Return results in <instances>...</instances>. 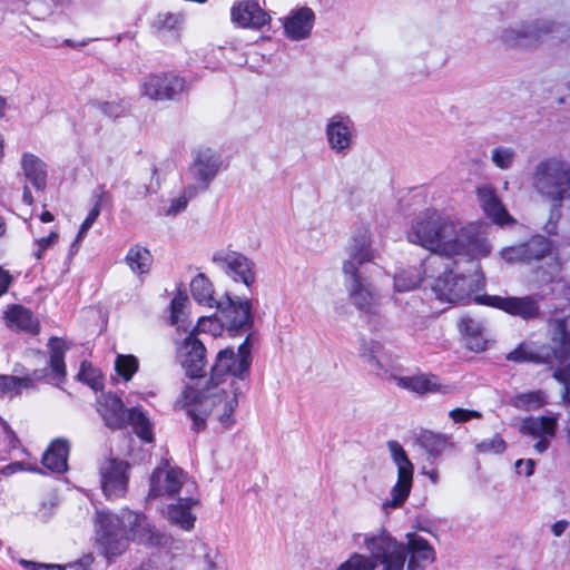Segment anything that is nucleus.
<instances>
[{
	"label": "nucleus",
	"instance_id": "1",
	"mask_svg": "<svg viewBox=\"0 0 570 570\" xmlns=\"http://www.w3.org/2000/svg\"><path fill=\"white\" fill-rule=\"evenodd\" d=\"M490 226L482 222L464 224L461 217L448 209L428 208L412 222L406 234L410 243L431 253L420 267H407L394 276L396 292H410L420 286L425 276H433L441 261L460 258L479 261L492 249L488 240Z\"/></svg>",
	"mask_w": 570,
	"mask_h": 570
},
{
	"label": "nucleus",
	"instance_id": "2",
	"mask_svg": "<svg viewBox=\"0 0 570 570\" xmlns=\"http://www.w3.org/2000/svg\"><path fill=\"white\" fill-rule=\"evenodd\" d=\"M252 364L250 346L246 338L235 351L222 350L213 366L212 376L200 389L199 382L183 387L175 406L184 410L196 429L205 426L210 419L224 429H230L235 422L242 382L249 375Z\"/></svg>",
	"mask_w": 570,
	"mask_h": 570
},
{
	"label": "nucleus",
	"instance_id": "3",
	"mask_svg": "<svg viewBox=\"0 0 570 570\" xmlns=\"http://www.w3.org/2000/svg\"><path fill=\"white\" fill-rule=\"evenodd\" d=\"M96 539L104 553L109 558L122 553L129 541L158 546L164 537L147 521L145 515L124 509L118 514L98 513Z\"/></svg>",
	"mask_w": 570,
	"mask_h": 570
},
{
	"label": "nucleus",
	"instance_id": "4",
	"mask_svg": "<svg viewBox=\"0 0 570 570\" xmlns=\"http://www.w3.org/2000/svg\"><path fill=\"white\" fill-rule=\"evenodd\" d=\"M353 541L355 544L362 541V547L368 552L366 557L372 559L374 569L381 564L382 570H404L405 548L387 532L355 533Z\"/></svg>",
	"mask_w": 570,
	"mask_h": 570
},
{
	"label": "nucleus",
	"instance_id": "5",
	"mask_svg": "<svg viewBox=\"0 0 570 570\" xmlns=\"http://www.w3.org/2000/svg\"><path fill=\"white\" fill-rule=\"evenodd\" d=\"M533 187L552 200L570 198V165L559 158L539 163L533 174Z\"/></svg>",
	"mask_w": 570,
	"mask_h": 570
},
{
	"label": "nucleus",
	"instance_id": "6",
	"mask_svg": "<svg viewBox=\"0 0 570 570\" xmlns=\"http://www.w3.org/2000/svg\"><path fill=\"white\" fill-rule=\"evenodd\" d=\"M483 286L480 265L474 264V273L469 276L453 274L445 271L436 277L432 289L441 302L458 303L470 296Z\"/></svg>",
	"mask_w": 570,
	"mask_h": 570
},
{
	"label": "nucleus",
	"instance_id": "7",
	"mask_svg": "<svg viewBox=\"0 0 570 570\" xmlns=\"http://www.w3.org/2000/svg\"><path fill=\"white\" fill-rule=\"evenodd\" d=\"M387 449L397 470V480L390 491V499L382 503V509L386 513L404 504L413 485L414 473V466L399 442L389 441Z\"/></svg>",
	"mask_w": 570,
	"mask_h": 570
},
{
	"label": "nucleus",
	"instance_id": "8",
	"mask_svg": "<svg viewBox=\"0 0 570 570\" xmlns=\"http://www.w3.org/2000/svg\"><path fill=\"white\" fill-rule=\"evenodd\" d=\"M372 243L373 235L368 226L362 225L353 230L346 245L348 258L342 265L344 275H356L360 266L376 258L377 253Z\"/></svg>",
	"mask_w": 570,
	"mask_h": 570
},
{
	"label": "nucleus",
	"instance_id": "9",
	"mask_svg": "<svg viewBox=\"0 0 570 570\" xmlns=\"http://www.w3.org/2000/svg\"><path fill=\"white\" fill-rule=\"evenodd\" d=\"M556 29L553 21L535 19L530 22L510 26L501 31V40L510 47H529L542 41Z\"/></svg>",
	"mask_w": 570,
	"mask_h": 570
},
{
	"label": "nucleus",
	"instance_id": "10",
	"mask_svg": "<svg viewBox=\"0 0 570 570\" xmlns=\"http://www.w3.org/2000/svg\"><path fill=\"white\" fill-rule=\"evenodd\" d=\"M356 136L354 121L346 115H334L325 125L328 148L336 155L345 156L351 150Z\"/></svg>",
	"mask_w": 570,
	"mask_h": 570
},
{
	"label": "nucleus",
	"instance_id": "11",
	"mask_svg": "<svg viewBox=\"0 0 570 570\" xmlns=\"http://www.w3.org/2000/svg\"><path fill=\"white\" fill-rule=\"evenodd\" d=\"M184 78L168 73H151L140 83V94L151 100H171L186 90Z\"/></svg>",
	"mask_w": 570,
	"mask_h": 570
},
{
	"label": "nucleus",
	"instance_id": "12",
	"mask_svg": "<svg viewBox=\"0 0 570 570\" xmlns=\"http://www.w3.org/2000/svg\"><path fill=\"white\" fill-rule=\"evenodd\" d=\"M222 165V156L217 150L200 146L193 150L189 173L199 187L205 189L214 180Z\"/></svg>",
	"mask_w": 570,
	"mask_h": 570
},
{
	"label": "nucleus",
	"instance_id": "13",
	"mask_svg": "<svg viewBox=\"0 0 570 570\" xmlns=\"http://www.w3.org/2000/svg\"><path fill=\"white\" fill-rule=\"evenodd\" d=\"M213 261L236 283L250 287L256 281L254 263L240 253L218 252L213 256Z\"/></svg>",
	"mask_w": 570,
	"mask_h": 570
},
{
	"label": "nucleus",
	"instance_id": "14",
	"mask_svg": "<svg viewBox=\"0 0 570 570\" xmlns=\"http://www.w3.org/2000/svg\"><path fill=\"white\" fill-rule=\"evenodd\" d=\"M178 352L181 364L190 377V381L185 383L184 387L191 382H199L200 389H203L206 385V381L200 380L206 366L204 344L194 333H189L183 341Z\"/></svg>",
	"mask_w": 570,
	"mask_h": 570
},
{
	"label": "nucleus",
	"instance_id": "15",
	"mask_svg": "<svg viewBox=\"0 0 570 570\" xmlns=\"http://www.w3.org/2000/svg\"><path fill=\"white\" fill-rule=\"evenodd\" d=\"M216 307L229 333L246 330L252 323V302L247 297L227 295L226 302L218 303Z\"/></svg>",
	"mask_w": 570,
	"mask_h": 570
},
{
	"label": "nucleus",
	"instance_id": "16",
	"mask_svg": "<svg viewBox=\"0 0 570 570\" xmlns=\"http://www.w3.org/2000/svg\"><path fill=\"white\" fill-rule=\"evenodd\" d=\"M558 419L554 416H529L521 421L520 432L531 438L537 453H543L554 438Z\"/></svg>",
	"mask_w": 570,
	"mask_h": 570
},
{
	"label": "nucleus",
	"instance_id": "17",
	"mask_svg": "<svg viewBox=\"0 0 570 570\" xmlns=\"http://www.w3.org/2000/svg\"><path fill=\"white\" fill-rule=\"evenodd\" d=\"M559 334L561 340V350L559 352L553 351L550 353L546 348L538 350L532 343H522L507 356L512 362H534V363H552V357L561 361L569 353L568 348V334L563 326L559 324Z\"/></svg>",
	"mask_w": 570,
	"mask_h": 570
},
{
	"label": "nucleus",
	"instance_id": "18",
	"mask_svg": "<svg viewBox=\"0 0 570 570\" xmlns=\"http://www.w3.org/2000/svg\"><path fill=\"white\" fill-rule=\"evenodd\" d=\"M128 464L115 459L107 460L100 468V482L105 495L109 499L122 497L127 490Z\"/></svg>",
	"mask_w": 570,
	"mask_h": 570
},
{
	"label": "nucleus",
	"instance_id": "19",
	"mask_svg": "<svg viewBox=\"0 0 570 570\" xmlns=\"http://www.w3.org/2000/svg\"><path fill=\"white\" fill-rule=\"evenodd\" d=\"M474 301L482 305L499 308L510 315L528 320L538 314L537 303L530 297H502L497 295L476 296Z\"/></svg>",
	"mask_w": 570,
	"mask_h": 570
},
{
	"label": "nucleus",
	"instance_id": "20",
	"mask_svg": "<svg viewBox=\"0 0 570 570\" xmlns=\"http://www.w3.org/2000/svg\"><path fill=\"white\" fill-rule=\"evenodd\" d=\"M185 481L186 475L180 469L169 465L159 466L151 476L149 497L175 495L179 493Z\"/></svg>",
	"mask_w": 570,
	"mask_h": 570
},
{
	"label": "nucleus",
	"instance_id": "21",
	"mask_svg": "<svg viewBox=\"0 0 570 570\" xmlns=\"http://www.w3.org/2000/svg\"><path fill=\"white\" fill-rule=\"evenodd\" d=\"M345 286L351 303L361 312L373 314L379 306V296L370 284H365L360 273L356 275H344Z\"/></svg>",
	"mask_w": 570,
	"mask_h": 570
},
{
	"label": "nucleus",
	"instance_id": "22",
	"mask_svg": "<svg viewBox=\"0 0 570 570\" xmlns=\"http://www.w3.org/2000/svg\"><path fill=\"white\" fill-rule=\"evenodd\" d=\"M314 23L315 13L311 8H296L283 19L284 35L294 41L307 39L312 35Z\"/></svg>",
	"mask_w": 570,
	"mask_h": 570
},
{
	"label": "nucleus",
	"instance_id": "23",
	"mask_svg": "<svg viewBox=\"0 0 570 570\" xmlns=\"http://www.w3.org/2000/svg\"><path fill=\"white\" fill-rule=\"evenodd\" d=\"M476 198L484 215L493 223L508 225L513 222L492 185L483 184L479 186L476 188Z\"/></svg>",
	"mask_w": 570,
	"mask_h": 570
},
{
	"label": "nucleus",
	"instance_id": "24",
	"mask_svg": "<svg viewBox=\"0 0 570 570\" xmlns=\"http://www.w3.org/2000/svg\"><path fill=\"white\" fill-rule=\"evenodd\" d=\"M550 252V243L542 236L533 237L528 244L505 247L500 252L508 263L540 259Z\"/></svg>",
	"mask_w": 570,
	"mask_h": 570
},
{
	"label": "nucleus",
	"instance_id": "25",
	"mask_svg": "<svg viewBox=\"0 0 570 570\" xmlns=\"http://www.w3.org/2000/svg\"><path fill=\"white\" fill-rule=\"evenodd\" d=\"M232 19L243 28L261 29L271 20L269 16L254 1H243L232 8Z\"/></svg>",
	"mask_w": 570,
	"mask_h": 570
},
{
	"label": "nucleus",
	"instance_id": "26",
	"mask_svg": "<svg viewBox=\"0 0 570 570\" xmlns=\"http://www.w3.org/2000/svg\"><path fill=\"white\" fill-rule=\"evenodd\" d=\"M404 548L405 554L410 553L407 570H423L435 558L434 550L429 542L414 533L407 534V544Z\"/></svg>",
	"mask_w": 570,
	"mask_h": 570
},
{
	"label": "nucleus",
	"instance_id": "27",
	"mask_svg": "<svg viewBox=\"0 0 570 570\" xmlns=\"http://www.w3.org/2000/svg\"><path fill=\"white\" fill-rule=\"evenodd\" d=\"M98 411L110 429H120L127 423L129 411L114 394H104L98 401Z\"/></svg>",
	"mask_w": 570,
	"mask_h": 570
},
{
	"label": "nucleus",
	"instance_id": "28",
	"mask_svg": "<svg viewBox=\"0 0 570 570\" xmlns=\"http://www.w3.org/2000/svg\"><path fill=\"white\" fill-rule=\"evenodd\" d=\"M198 504V501L193 498H185L178 500L176 503L168 505L167 518L168 520L181 528L183 530L190 531L196 521L194 508Z\"/></svg>",
	"mask_w": 570,
	"mask_h": 570
},
{
	"label": "nucleus",
	"instance_id": "29",
	"mask_svg": "<svg viewBox=\"0 0 570 570\" xmlns=\"http://www.w3.org/2000/svg\"><path fill=\"white\" fill-rule=\"evenodd\" d=\"M460 333L463 336L466 347L473 352L487 350L488 340L483 324L471 317H463L459 324Z\"/></svg>",
	"mask_w": 570,
	"mask_h": 570
},
{
	"label": "nucleus",
	"instance_id": "30",
	"mask_svg": "<svg viewBox=\"0 0 570 570\" xmlns=\"http://www.w3.org/2000/svg\"><path fill=\"white\" fill-rule=\"evenodd\" d=\"M21 168L26 179L37 189L43 190L47 186V165L38 156L26 153L21 157Z\"/></svg>",
	"mask_w": 570,
	"mask_h": 570
},
{
	"label": "nucleus",
	"instance_id": "31",
	"mask_svg": "<svg viewBox=\"0 0 570 570\" xmlns=\"http://www.w3.org/2000/svg\"><path fill=\"white\" fill-rule=\"evenodd\" d=\"M68 453V443L65 440H55L45 452L42 463L52 472H65L67 470Z\"/></svg>",
	"mask_w": 570,
	"mask_h": 570
},
{
	"label": "nucleus",
	"instance_id": "32",
	"mask_svg": "<svg viewBox=\"0 0 570 570\" xmlns=\"http://www.w3.org/2000/svg\"><path fill=\"white\" fill-rule=\"evenodd\" d=\"M395 380L397 386L421 394L435 392L440 387L439 379L431 374L417 373L414 375L400 376Z\"/></svg>",
	"mask_w": 570,
	"mask_h": 570
},
{
	"label": "nucleus",
	"instance_id": "33",
	"mask_svg": "<svg viewBox=\"0 0 570 570\" xmlns=\"http://www.w3.org/2000/svg\"><path fill=\"white\" fill-rule=\"evenodd\" d=\"M6 321L8 326L14 330L30 333H37L39 330L37 318L29 309L20 305H12L6 311Z\"/></svg>",
	"mask_w": 570,
	"mask_h": 570
},
{
	"label": "nucleus",
	"instance_id": "34",
	"mask_svg": "<svg viewBox=\"0 0 570 570\" xmlns=\"http://www.w3.org/2000/svg\"><path fill=\"white\" fill-rule=\"evenodd\" d=\"M125 263L134 274L142 275L149 273L153 265V256L146 247L134 245L128 249Z\"/></svg>",
	"mask_w": 570,
	"mask_h": 570
},
{
	"label": "nucleus",
	"instance_id": "35",
	"mask_svg": "<svg viewBox=\"0 0 570 570\" xmlns=\"http://www.w3.org/2000/svg\"><path fill=\"white\" fill-rule=\"evenodd\" d=\"M190 292L200 305L216 307L218 304L214 298L213 284L205 274L200 273L191 279Z\"/></svg>",
	"mask_w": 570,
	"mask_h": 570
},
{
	"label": "nucleus",
	"instance_id": "36",
	"mask_svg": "<svg viewBox=\"0 0 570 570\" xmlns=\"http://www.w3.org/2000/svg\"><path fill=\"white\" fill-rule=\"evenodd\" d=\"M48 347L50 350V368L55 375L52 380L58 384L66 374L63 355L68 345L63 340L52 337L49 340Z\"/></svg>",
	"mask_w": 570,
	"mask_h": 570
},
{
	"label": "nucleus",
	"instance_id": "37",
	"mask_svg": "<svg viewBox=\"0 0 570 570\" xmlns=\"http://www.w3.org/2000/svg\"><path fill=\"white\" fill-rule=\"evenodd\" d=\"M429 51L420 46L413 47L405 57V63L413 75L429 77L431 68L428 63Z\"/></svg>",
	"mask_w": 570,
	"mask_h": 570
},
{
	"label": "nucleus",
	"instance_id": "38",
	"mask_svg": "<svg viewBox=\"0 0 570 570\" xmlns=\"http://www.w3.org/2000/svg\"><path fill=\"white\" fill-rule=\"evenodd\" d=\"M40 225L30 224L31 234L33 236V249L31 255L37 259H42L46 250L53 247L59 240V234L51 230L48 236H41L39 233Z\"/></svg>",
	"mask_w": 570,
	"mask_h": 570
},
{
	"label": "nucleus",
	"instance_id": "39",
	"mask_svg": "<svg viewBox=\"0 0 570 570\" xmlns=\"http://www.w3.org/2000/svg\"><path fill=\"white\" fill-rule=\"evenodd\" d=\"M127 422H129L132 425L136 434L140 439L147 442L151 441V424L142 411L138 409L130 410Z\"/></svg>",
	"mask_w": 570,
	"mask_h": 570
},
{
	"label": "nucleus",
	"instance_id": "40",
	"mask_svg": "<svg viewBox=\"0 0 570 570\" xmlns=\"http://www.w3.org/2000/svg\"><path fill=\"white\" fill-rule=\"evenodd\" d=\"M30 382L31 380L29 377L0 376V397L11 399L13 395L20 393L22 389L30 387Z\"/></svg>",
	"mask_w": 570,
	"mask_h": 570
},
{
	"label": "nucleus",
	"instance_id": "41",
	"mask_svg": "<svg viewBox=\"0 0 570 570\" xmlns=\"http://www.w3.org/2000/svg\"><path fill=\"white\" fill-rule=\"evenodd\" d=\"M546 404V395L542 391L522 393L513 399V405L524 411H534Z\"/></svg>",
	"mask_w": 570,
	"mask_h": 570
},
{
	"label": "nucleus",
	"instance_id": "42",
	"mask_svg": "<svg viewBox=\"0 0 570 570\" xmlns=\"http://www.w3.org/2000/svg\"><path fill=\"white\" fill-rule=\"evenodd\" d=\"M422 445L432 458H439L451 445L450 439L441 434H428L422 438Z\"/></svg>",
	"mask_w": 570,
	"mask_h": 570
},
{
	"label": "nucleus",
	"instance_id": "43",
	"mask_svg": "<svg viewBox=\"0 0 570 570\" xmlns=\"http://www.w3.org/2000/svg\"><path fill=\"white\" fill-rule=\"evenodd\" d=\"M200 570H217L218 553L206 544L199 546L194 554Z\"/></svg>",
	"mask_w": 570,
	"mask_h": 570
},
{
	"label": "nucleus",
	"instance_id": "44",
	"mask_svg": "<svg viewBox=\"0 0 570 570\" xmlns=\"http://www.w3.org/2000/svg\"><path fill=\"white\" fill-rule=\"evenodd\" d=\"M335 570H375L372 559H367L366 554L353 552L346 560L341 562Z\"/></svg>",
	"mask_w": 570,
	"mask_h": 570
},
{
	"label": "nucleus",
	"instance_id": "45",
	"mask_svg": "<svg viewBox=\"0 0 570 570\" xmlns=\"http://www.w3.org/2000/svg\"><path fill=\"white\" fill-rule=\"evenodd\" d=\"M115 368L125 381H129L138 370V361L132 355H118Z\"/></svg>",
	"mask_w": 570,
	"mask_h": 570
},
{
	"label": "nucleus",
	"instance_id": "46",
	"mask_svg": "<svg viewBox=\"0 0 570 570\" xmlns=\"http://www.w3.org/2000/svg\"><path fill=\"white\" fill-rule=\"evenodd\" d=\"M225 330L226 326L220 318L200 317L193 333H209L214 337H217L220 336Z\"/></svg>",
	"mask_w": 570,
	"mask_h": 570
},
{
	"label": "nucleus",
	"instance_id": "47",
	"mask_svg": "<svg viewBox=\"0 0 570 570\" xmlns=\"http://www.w3.org/2000/svg\"><path fill=\"white\" fill-rule=\"evenodd\" d=\"M78 379L88 384L94 390H99L102 387L100 372L88 362L81 363Z\"/></svg>",
	"mask_w": 570,
	"mask_h": 570
},
{
	"label": "nucleus",
	"instance_id": "48",
	"mask_svg": "<svg viewBox=\"0 0 570 570\" xmlns=\"http://www.w3.org/2000/svg\"><path fill=\"white\" fill-rule=\"evenodd\" d=\"M515 157L513 149L509 147H497L492 150L491 159L500 169H508L511 167Z\"/></svg>",
	"mask_w": 570,
	"mask_h": 570
},
{
	"label": "nucleus",
	"instance_id": "49",
	"mask_svg": "<svg viewBox=\"0 0 570 570\" xmlns=\"http://www.w3.org/2000/svg\"><path fill=\"white\" fill-rule=\"evenodd\" d=\"M479 453L500 454L505 450V442L502 438L494 435L491 439L483 440L476 445Z\"/></svg>",
	"mask_w": 570,
	"mask_h": 570
},
{
	"label": "nucleus",
	"instance_id": "50",
	"mask_svg": "<svg viewBox=\"0 0 570 570\" xmlns=\"http://www.w3.org/2000/svg\"><path fill=\"white\" fill-rule=\"evenodd\" d=\"M100 214V207L99 205L97 204L88 214V216L86 217V219L82 222L81 226H80V229L78 232V235L72 244V248L75 252L78 250V247H77V244H79L86 236L87 232L90 229V227L92 226V224L96 222V219L98 218Z\"/></svg>",
	"mask_w": 570,
	"mask_h": 570
},
{
	"label": "nucleus",
	"instance_id": "51",
	"mask_svg": "<svg viewBox=\"0 0 570 570\" xmlns=\"http://www.w3.org/2000/svg\"><path fill=\"white\" fill-rule=\"evenodd\" d=\"M193 196L191 190H185L181 194H179L177 197L171 199L166 213L168 215H177L178 213L183 212L189 202V199Z\"/></svg>",
	"mask_w": 570,
	"mask_h": 570
},
{
	"label": "nucleus",
	"instance_id": "52",
	"mask_svg": "<svg viewBox=\"0 0 570 570\" xmlns=\"http://www.w3.org/2000/svg\"><path fill=\"white\" fill-rule=\"evenodd\" d=\"M554 377L563 385V400L570 403V365L557 370Z\"/></svg>",
	"mask_w": 570,
	"mask_h": 570
},
{
	"label": "nucleus",
	"instance_id": "53",
	"mask_svg": "<svg viewBox=\"0 0 570 570\" xmlns=\"http://www.w3.org/2000/svg\"><path fill=\"white\" fill-rule=\"evenodd\" d=\"M449 416L453 420L454 423H463L472 419H480L481 413L473 410L458 407L450 411Z\"/></svg>",
	"mask_w": 570,
	"mask_h": 570
},
{
	"label": "nucleus",
	"instance_id": "54",
	"mask_svg": "<svg viewBox=\"0 0 570 570\" xmlns=\"http://www.w3.org/2000/svg\"><path fill=\"white\" fill-rule=\"evenodd\" d=\"M19 471H32L36 472L38 469L29 463H22V462H14L12 464H9L2 469V473L4 475H11Z\"/></svg>",
	"mask_w": 570,
	"mask_h": 570
},
{
	"label": "nucleus",
	"instance_id": "55",
	"mask_svg": "<svg viewBox=\"0 0 570 570\" xmlns=\"http://www.w3.org/2000/svg\"><path fill=\"white\" fill-rule=\"evenodd\" d=\"M535 462L532 459H520L515 462V470L518 474L531 476L533 474Z\"/></svg>",
	"mask_w": 570,
	"mask_h": 570
},
{
	"label": "nucleus",
	"instance_id": "56",
	"mask_svg": "<svg viewBox=\"0 0 570 570\" xmlns=\"http://www.w3.org/2000/svg\"><path fill=\"white\" fill-rule=\"evenodd\" d=\"M185 297H175L171 302V323L178 324L179 313L183 311L185 305Z\"/></svg>",
	"mask_w": 570,
	"mask_h": 570
},
{
	"label": "nucleus",
	"instance_id": "57",
	"mask_svg": "<svg viewBox=\"0 0 570 570\" xmlns=\"http://www.w3.org/2000/svg\"><path fill=\"white\" fill-rule=\"evenodd\" d=\"M20 563L30 570H61L59 564L52 563H35L27 560H20Z\"/></svg>",
	"mask_w": 570,
	"mask_h": 570
},
{
	"label": "nucleus",
	"instance_id": "58",
	"mask_svg": "<svg viewBox=\"0 0 570 570\" xmlns=\"http://www.w3.org/2000/svg\"><path fill=\"white\" fill-rule=\"evenodd\" d=\"M100 108L109 117H117L122 112L121 106L117 102H104Z\"/></svg>",
	"mask_w": 570,
	"mask_h": 570
},
{
	"label": "nucleus",
	"instance_id": "59",
	"mask_svg": "<svg viewBox=\"0 0 570 570\" xmlns=\"http://www.w3.org/2000/svg\"><path fill=\"white\" fill-rule=\"evenodd\" d=\"M11 281V274L8 271L0 267V296L8 291Z\"/></svg>",
	"mask_w": 570,
	"mask_h": 570
},
{
	"label": "nucleus",
	"instance_id": "60",
	"mask_svg": "<svg viewBox=\"0 0 570 570\" xmlns=\"http://www.w3.org/2000/svg\"><path fill=\"white\" fill-rule=\"evenodd\" d=\"M569 527V522L566 520L557 521L552 524L551 531L556 537H561Z\"/></svg>",
	"mask_w": 570,
	"mask_h": 570
},
{
	"label": "nucleus",
	"instance_id": "61",
	"mask_svg": "<svg viewBox=\"0 0 570 570\" xmlns=\"http://www.w3.org/2000/svg\"><path fill=\"white\" fill-rule=\"evenodd\" d=\"M41 4V0H33L29 3L30 12L33 14H38V18L40 17V12H38V7Z\"/></svg>",
	"mask_w": 570,
	"mask_h": 570
},
{
	"label": "nucleus",
	"instance_id": "62",
	"mask_svg": "<svg viewBox=\"0 0 570 570\" xmlns=\"http://www.w3.org/2000/svg\"><path fill=\"white\" fill-rule=\"evenodd\" d=\"M39 219L40 223H51L55 219V217L50 212L46 210L40 215Z\"/></svg>",
	"mask_w": 570,
	"mask_h": 570
},
{
	"label": "nucleus",
	"instance_id": "63",
	"mask_svg": "<svg viewBox=\"0 0 570 570\" xmlns=\"http://www.w3.org/2000/svg\"><path fill=\"white\" fill-rule=\"evenodd\" d=\"M425 475L432 481V483H438L439 481V473L436 470H431L425 472Z\"/></svg>",
	"mask_w": 570,
	"mask_h": 570
},
{
	"label": "nucleus",
	"instance_id": "64",
	"mask_svg": "<svg viewBox=\"0 0 570 570\" xmlns=\"http://www.w3.org/2000/svg\"><path fill=\"white\" fill-rule=\"evenodd\" d=\"M374 351H372L370 354H363V356L367 360L368 363H375L379 364V360L376 355L373 354Z\"/></svg>",
	"mask_w": 570,
	"mask_h": 570
}]
</instances>
